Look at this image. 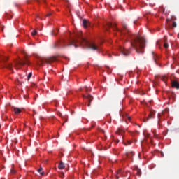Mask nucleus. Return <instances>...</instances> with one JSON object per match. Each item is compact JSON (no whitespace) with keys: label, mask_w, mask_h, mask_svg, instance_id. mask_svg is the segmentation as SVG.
Masks as SVG:
<instances>
[{"label":"nucleus","mask_w":179,"mask_h":179,"mask_svg":"<svg viewBox=\"0 0 179 179\" xmlns=\"http://www.w3.org/2000/svg\"><path fill=\"white\" fill-rule=\"evenodd\" d=\"M113 29L114 31H119L122 36H124L125 37H128L129 38H131V45L133 48L138 52V54H143L145 52V50L143 48H145L146 45V39H145L143 37H132V35L131 34V32L129 31V29H128V27L127 24H123L122 27L123 29L120 30L118 28H117V24H112L111 22H108L107 24L104 27L105 30L106 31H108V29Z\"/></svg>","instance_id":"f257e3e1"},{"label":"nucleus","mask_w":179,"mask_h":179,"mask_svg":"<svg viewBox=\"0 0 179 179\" xmlns=\"http://www.w3.org/2000/svg\"><path fill=\"white\" fill-rule=\"evenodd\" d=\"M75 43H79L83 45H85L87 48L90 50H93L94 51H99L100 48H99L94 43H90L83 37H82V34L79 32L78 34L76 35L75 38H72L70 41V44L69 45H73L76 48L78 47L75 45Z\"/></svg>","instance_id":"f03ea898"},{"label":"nucleus","mask_w":179,"mask_h":179,"mask_svg":"<svg viewBox=\"0 0 179 179\" xmlns=\"http://www.w3.org/2000/svg\"><path fill=\"white\" fill-rule=\"evenodd\" d=\"M55 61H57V57H48L47 59L41 58L39 59L38 65H43L44 62L46 64H51V62H55Z\"/></svg>","instance_id":"7ed1b4c3"},{"label":"nucleus","mask_w":179,"mask_h":179,"mask_svg":"<svg viewBox=\"0 0 179 179\" xmlns=\"http://www.w3.org/2000/svg\"><path fill=\"white\" fill-rule=\"evenodd\" d=\"M25 55L24 59V60H18L17 62H15V65H20L21 66H23V65H30V62L29 61V59H27V55H26L25 53H24Z\"/></svg>","instance_id":"20e7f679"},{"label":"nucleus","mask_w":179,"mask_h":179,"mask_svg":"<svg viewBox=\"0 0 179 179\" xmlns=\"http://www.w3.org/2000/svg\"><path fill=\"white\" fill-rule=\"evenodd\" d=\"M156 114V112L153 110H151L150 111V114L148 115V117H147L145 120H144V122H148V121H149V120H153V118H155V115Z\"/></svg>","instance_id":"39448f33"},{"label":"nucleus","mask_w":179,"mask_h":179,"mask_svg":"<svg viewBox=\"0 0 179 179\" xmlns=\"http://www.w3.org/2000/svg\"><path fill=\"white\" fill-rule=\"evenodd\" d=\"M120 51H121L122 54L125 56L129 55V54H131V50H126V49L122 48Z\"/></svg>","instance_id":"423d86ee"},{"label":"nucleus","mask_w":179,"mask_h":179,"mask_svg":"<svg viewBox=\"0 0 179 179\" xmlns=\"http://www.w3.org/2000/svg\"><path fill=\"white\" fill-rule=\"evenodd\" d=\"M172 87H175V89H179V83H178L176 80H173L171 83Z\"/></svg>","instance_id":"0eeeda50"},{"label":"nucleus","mask_w":179,"mask_h":179,"mask_svg":"<svg viewBox=\"0 0 179 179\" xmlns=\"http://www.w3.org/2000/svg\"><path fill=\"white\" fill-rule=\"evenodd\" d=\"M83 99H87L88 101H90V102L93 101V97L90 94H88L87 96L83 94Z\"/></svg>","instance_id":"6e6552de"},{"label":"nucleus","mask_w":179,"mask_h":179,"mask_svg":"<svg viewBox=\"0 0 179 179\" xmlns=\"http://www.w3.org/2000/svg\"><path fill=\"white\" fill-rule=\"evenodd\" d=\"M152 55H153L154 62H155L156 65H158L157 59H159V56H157V55L155 54V52H152Z\"/></svg>","instance_id":"1a4fd4ad"},{"label":"nucleus","mask_w":179,"mask_h":179,"mask_svg":"<svg viewBox=\"0 0 179 179\" xmlns=\"http://www.w3.org/2000/svg\"><path fill=\"white\" fill-rule=\"evenodd\" d=\"M4 68H7V69H10V71H12L13 65L11 63L4 64Z\"/></svg>","instance_id":"9d476101"},{"label":"nucleus","mask_w":179,"mask_h":179,"mask_svg":"<svg viewBox=\"0 0 179 179\" xmlns=\"http://www.w3.org/2000/svg\"><path fill=\"white\" fill-rule=\"evenodd\" d=\"M124 132H125V131H124L121 128H118L117 130L116 131V134L117 135H122V134H124Z\"/></svg>","instance_id":"9b49d317"},{"label":"nucleus","mask_w":179,"mask_h":179,"mask_svg":"<svg viewBox=\"0 0 179 179\" xmlns=\"http://www.w3.org/2000/svg\"><path fill=\"white\" fill-rule=\"evenodd\" d=\"M13 111L15 114H20V113H22V110L19 108H14Z\"/></svg>","instance_id":"f8f14e48"},{"label":"nucleus","mask_w":179,"mask_h":179,"mask_svg":"<svg viewBox=\"0 0 179 179\" xmlns=\"http://www.w3.org/2000/svg\"><path fill=\"white\" fill-rule=\"evenodd\" d=\"M126 156L127 157H132L134 156H135V153L134 152H129L126 153Z\"/></svg>","instance_id":"ddd939ff"},{"label":"nucleus","mask_w":179,"mask_h":179,"mask_svg":"<svg viewBox=\"0 0 179 179\" xmlns=\"http://www.w3.org/2000/svg\"><path fill=\"white\" fill-rule=\"evenodd\" d=\"M135 170L136 171V176L141 177V176H142V171H141V169L139 168H136Z\"/></svg>","instance_id":"4468645a"},{"label":"nucleus","mask_w":179,"mask_h":179,"mask_svg":"<svg viewBox=\"0 0 179 179\" xmlns=\"http://www.w3.org/2000/svg\"><path fill=\"white\" fill-rule=\"evenodd\" d=\"M58 168L60 169V170H62V169H65V165L62 162V161H61L59 164V166H58Z\"/></svg>","instance_id":"2eb2a0df"},{"label":"nucleus","mask_w":179,"mask_h":179,"mask_svg":"<svg viewBox=\"0 0 179 179\" xmlns=\"http://www.w3.org/2000/svg\"><path fill=\"white\" fill-rule=\"evenodd\" d=\"M83 24L84 26V27H87V24H88V22H87V20H83Z\"/></svg>","instance_id":"dca6fc26"},{"label":"nucleus","mask_w":179,"mask_h":179,"mask_svg":"<svg viewBox=\"0 0 179 179\" xmlns=\"http://www.w3.org/2000/svg\"><path fill=\"white\" fill-rule=\"evenodd\" d=\"M41 171H43V167H40L38 169V173H40L41 176H44V172H41Z\"/></svg>","instance_id":"f3484780"},{"label":"nucleus","mask_w":179,"mask_h":179,"mask_svg":"<svg viewBox=\"0 0 179 179\" xmlns=\"http://www.w3.org/2000/svg\"><path fill=\"white\" fill-rule=\"evenodd\" d=\"M59 44H61V41H59L57 43H55V48H60L61 45H59Z\"/></svg>","instance_id":"a211bd4d"},{"label":"nucleus","mask_w":179,"mask_h":179,"mask_svg":"<svg viewBox=\"0 0 179 179\" xmlns=\"http://www.w3.org/2000/svg\"><path fill=\"white\" fill-rule=\"evenodd\" d=\"M161 79H162V82H164V83H167V77L166 76H162Z\"/></svg>","instance_id":"6ab92c4d"},{"label":"nucleus","mask_w":179,"mask_h":179,"mask_svg":"<svg viewBox=\"0 0 179 179\" xmlns=\"http://www.w3.org/2000/svg\"><path fill=\"white\" fill-rule=\"evenodd\" d=\"M122 171L121 169H119V170L117 171V175H116V177H117L116 179L120 178V176H118V175H119V174H121V172H122Z\"/></svg>","instance_id":"aec40b11"},{"label":"nucleus","mask_w":179,"mask_h":179,"mask_svg":"<svg viewBox=\"0 0 179 179\" xmlns=\"http://www.w3.org/2000/svg\"><path fill=\"white\" fill-rule=\"evenodd\" d=\"M160 10L162 13H164V12L166 11V8L163 6H160Z\"/></svg>","instance_id":"412c9836"},{"label":"nucleus","mask_w":179,"mask_h":179,"mask_svg":"<svg viewBox=\"0 0 179 179\" xmlns=\"http://www.w3.org/2000/svg\"><path fill=\"white\" fill-rule=\"evenodd\" d=\"M164 114H169V109H165V110L162 112V115H164Z\"/></svg>","instance_id":"4be33fe9"},{"label":"nucleus","mask_w":179,"mask_h":179,"mask_svg":"<svg viewBox=\"0 0 179 179\" xmlns=\"http://www.w3.org/2000/svg\"><path fill=\"white\" fill-rule=\"evenodd\" d=\"M32 75H33V73H29L28 74V76H27V79H28V80H30V78H31Z\"/></svg>","instance_id":"5701e85b"},{"label":"nucleus","mask_w":179,"mask_h":179,"mask_svg":"<svg viewBox=\"0 0 179 179\" xmlns=\"http://www.w3.org/2000/svg\"><path fill=\"white\" fill-rule=\"evenodd\" d=\"M36 34H37V31L36 30H34L33 32H31V35L32 36H36Z\"/></svg>","instance_id":"b1692460"},{"label":"nucleus","mask_w":179,"mask_h":179,"mask_svg":"<svg viewBox=\"0 0 179 179\" xmlns=\"http://www.w3.org/2000/svg\"><path fill=\"white\" fill-rule=\"evenodd\" d=\"M171 20H177V17H176V15L171 16Z\"/></svg>","instance_id":"393cba45"},{"label":"nucleus","mask_w":179,"mask_h":179,"mask_svg":"<svg viewBox=\"0 0 179 179\" xmlns=\"http://www.w3.org/2000/svg\"><path fill=\"white\" fill-rule=\"evenodd\" d=\"M10 173H11V174H16V170L11 169Z\"/></svg>","instance_id":"a878e982"},{"label":"nucleus","mask_w":179,"mask_h":179,"mask_svg":"<svg viewBox=\"0 0 179 179\" xmlns=\"http://www.w3.org/2000/svg\"><path fill=\"white\" fill-rule=\"evenodd\" d=\"M172 26L173 27H177V23L176 22H173Z\"/></svg>","instance_id":"bb28decb"},{"label":"nucleus","mask_w":179,"mask_h":179,"mask_svg":"<svg viewBox=\"0 0 179 179\" xmlns=\"http://www.w3.org/2000/svg\"><path fill=\"white\" fill-rule=\"evenodd\" d=\"M164 48H169V43H164Z\"/></svg>","instance_id":"cd10ccee"},{"label":"nucleus","mask_w":179,"mask_h":179,"mask_svg":"<svg viewBox=\"0 0 179 179\" xmlns=\"http://www.w3.org/2000/svg\"><path fill=\"white\" fill-rule=\"evenodd\" d=\"M8 59H9L8 57H4V58L3 59V62H6V61H8Z\"/></svg>","instance_id":"c85d7f7f"},{"label":"nucleus","mask_w":179,"mask_h":179,"mask_svg":"<svg viewBox=\"0 0 179 179\" xmlns=\"http://www.w3.org/2000/svg\"><path fill=\"white\" fill-rule=\"evenodd\" d=\"M52 36H57V33L56 32H52Z\"/></svg>","instance_id":"c756f323"},{"label":"nucleus","mask_w":179,"mask_h":179,"mask_svg":"<svg viewBox=\"0 0 179 179\" xmlns=\"http://www.w3.org/2000/svg\"><path fill=\"white\" fill-rule=\"evenodd\" d=\"M162 117V114L161 113H159L158 114V118H159V120H160V117Z\"/></svg>","instance_id":"7c9ffc66"},{"label":"nucleus","mask_w":179,"mask_h":179,"mask_svg":"<svg viewBox=\"0 0 179 179\" xmlns=\"http://www.w3.org/2000/svg\"><path fill=\"white\" fill-rule=\"evenodd\" d=\"M3 29H5V26L2 25L1 26V31H3Z\"/></svg>","instance_id":"2f4dec72"},{"label":"nucleus","mask_w":179,"mask_h":179,"mask_svg":"<svg viewBox=\"0 0 179 179\" xmlns=\"http://www.w3.org/2000/svg\"><path fill=\"white\" fill-rule=\"evenodd\" d=\"M85 89H86L85 92L87 93V92H89V89H87V87H85Z\"/></svg>","instance_id":"473e14b6"},{"label":"nucleus","mask_w":179,"mask_h":179,"mask_svg":"<svg viewBox=\"0 0 179 179\" xmlns=\"http://www.w3.org/2000/svg\"><path fill=\"white\" fill-rule=\"evenodd\" d=\"M127 120H128L129 121H131V117L127 116Z\"/></svg>","instance_id":"72a5a7b5"},{"label":"nucleus","mask_w":179,"mask_h":179,"mask_svg":"<svg viewBox=\"0 0 179 179\" xmlns=\"http://www.w3.org/2000/svg\"><path fill=\"white\" fill-rule=\"evenodd\" d=\"M90 103H92V101H89V103L87 104V107H90Z\"/></svg>","instance_id":"f704fd0d"},{"label":"nucleus","mask_w":179,"mask_h":179,"mask_svg":"<svg viewBox=\"0 0 179 179\" xmlns=\"http://www.w3.org/2000/svg\"><path fill=\"white\" fill-rule=\"evenodd\" d=\"M123 145H124V146H127L128 144H127V143L123 142Z\"/></svg>","instance_id":"c9c22d12"},{"label":"nucleus","mask_w":179,"mask_h":179,"mask_svg":"<svg viewBox=\"0 0 179 179\" xmlns=\"http://www.w3.org/2000/svg\"><path fill=\"white\" fill-rule=\"evenodd\" d=\"M46 16L48 17L51 16V13H48V15H46Z\"/></svg>","instance_id":"e433bc0d"},{"label":"nucleus","mask_w":179,"mask_h":179,"mask_svg":"<svg viewBox=\"0 0 179 179\" xmlns=\"http://www.w3.org/2000/svg\"><path fill=\"white\" fill-rule=\"evenodd\" d=\"M128 145H131V141H127Z\"/></svg>","instance_id":"4c0bfd02"},{"label":"nucleus","mask_w":179,"mask_h":179,"mask_svg":"<svg viewBox=\"0 0 179 179\" xmlns=\"http://www.w3.org/2000/svg\"><path fill=\"white\" fill-rule=\"evenodd\" d=\"M120 143V140H117L116 143Z\"/></svg>","instance_id":"58836bf2"},{"label":"nucleus","mask_w":179,"mask_h":179,"mask_svg":"<svg viewBox=\"0 0 179 179\" xmlns=\"http://www.w3.org/2000/svg\"><path fill=\"white\" fill-rule=\"evenodd\" d=\"M154 136H157V134H156V133H154Z\"/></svg>","instance_id":"ea45409f"},{"label":"nucleus","mask_w":179,"mask_h":179,"mask_svg":"<svg viewBox=\"0 0 179 179\" xmlns=\"http://www.w3.org/2000/svg\"><path fill=\"white\" fill-rule=\"evenodd\" d=\"M36 2H39L40 0H35Z\"/></svg>","instance_id":"a19ab883"},{"label":"nucleus","mask_w":179,"mask_h":179,"mask_svg":"<svg viewBox=\"0 0 179 179\" xmlns=\"http://www.w3.org/2000/svg\"><path fill=\"white\" fill-rule=\"evenodd\" d=\"M134 24H136V21H134Z\"/></svg>","instance_id":"79ce46f5"},{"label":"nucleus","mask_w":179,"mask_h":179,"mask_svg":"<svg viewBox=\"0 0 179 179\" xmlns=\"http://www.w3.org/2000/svg\"><path fill=\"white\" fill-rule=\"evenodd\" d=\"M136 134H139V132H138V131H136Z\"/></svg>","instance_id":"37998d69"},{"label":"nucleus","mask_w":179,"mask_h":179,"mask_svg":"<svg viewBox=\"0 0 179 179\" xmlns=\"http://www.w3.org/2000/svg\"><path fill=\"white\" fill-rule=\"evenodd\" d=\"M150 103H152V101H150Z\"/></svg>","instance_id":"c03bdc74"},{"label":"nucleus","mask_w":179,"mask_h":179,"mask_svg":"<svg viewBox=\"0 0 179 179\" xmlns=\"http://www.w3.org/2000/svg\"><path fill=\"white\" fill-rule=\"evenodd\" d=\"M148 138H149V134H148Z\"/></svg>","instance_id":"a18cd8bd"},{"label":"nucleus","mask_w":179,"mask_h":179,"mask_svg":"<svg viewBox=\"0 0 179 179\" xmlns=\"http://www.w3.org/2000/svg\"><path fill=\"white\" fill-rule=\"evenodd\" d=\"M166 20L169 22V19H166Z\"/></svg>","instance_id":"49530a36"},{"label":"nucleus","mask_w":179,"mask_h":179,"mask_svg":"<svg viewBox=\"0 0 179 179\" xmlns=\"http://www.w3.org/2000/svg\"><path fill=\"white\" fill-rule=\"evenodd\" d=\"M80 90H82V88H80Z\"/></svg>","instance_id":"de8ad7c7"},{"label":"nucleus","mask_w":179,"mask_h":179,"mask_svg":"<svg viewBox=\"0 0 179 179\" xmlns=\"http://www.w3.org/2000/svg\"><path fill=\"white\" fill-rule=\"evenodd\" d=\"M0 128H1V124H0Z\"/></svg>","instance_id":"09e8293b"}]
</instances>
